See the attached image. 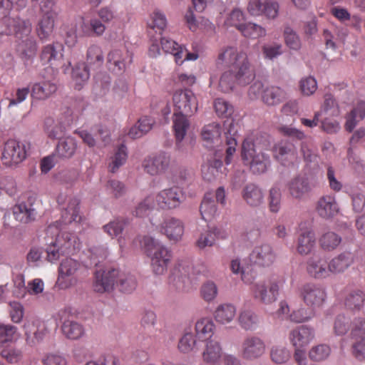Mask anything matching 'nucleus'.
<instances>
[{"label": "nucleus", "instance_id": "obj_12", "mask_svg": "<svg viewBox=\"0 0 365 365\" xmlns=\"http://www.w3.org/2000/svg\"><path fill=\"white\" fill-rule=\"evenodd\" d=\"M160 44L165 53L174 56L175 61L178 65H181L185 61H195L198 58L197 53L188 52L184 46L178 44L169 37H161Z\"/></svg>", "mask_w": 365, "mask_h": 365}, {"label": "nucleus", "instance_id": "obj_37", "mask_svg": "<svg viewBox=\"0 0 365 365\" xmlns=\"http://www.w3.org/2000/svg\"><path fill=\"white\" fill-rule=\"evenodd\" d=\"M365 294L360 289H354L349 292L345 299L344 305L351 311H359L364 306Z\"/></svg>", "mask_w": 365, "mask_h": 365}, {"label": "nucleus", "instance_id": "obj_28", "mask_svg": "<svg viewBox=\"0 0 365 365\" xmlns=\"http://www.w3.org/2000/svg\"><path fill=\"white\" fill-rule=\"evenodd\" d=\"M274 157L282 165H287L296 158V151L294 145L289 143L281 142L273 148Z\"/></svg>", "mask_w": 365, "mask_h": 365}, {"label": "nucleus", "instance_id": "obj_48", "mask_svg": "<svg viewBox=\"0 0 365 365\" xmlns=\"http://www.w3.org/2000/svg\"><path fill=\"white\" fill-rule=\"evenodd\" d=\"M331 354L329 346L322 344L314 346L309 351V357L314 361H322L327 359Z\"/></svg>", "mask_w": 365, "mask_h": 365}, {"label": "nucleus", "instance_id": "obj_35", "mask_svg": "<svg viewBox=\"0 0 365 365\" xmlns=\"http://www.w3.org/2000/svg\"><path fill=\"white\" fill-rule=\"evenodd\" d=\"M236 307L232 304L219 305L214 312L215 321L220 324H227L235 317Z\"/></svg>", "mask_w": 365, "mask_h": 365}, {"label": "nucleus", "instance_id": "obj_29", "mask_svg": "<svg viewBox=\"0 0 365 365\" xmlns=\"http://www.w3.org/2000/svg\"><path fill=\"white\" fill-rule=\"evenodd\" d=\"M222 128L220 123H212L205 125L201 132V136L206 147L211 148L214 144L220 142Z\"/></svg>", "mask_w": 365, "mask_h": 365}, {"label": "nucleus", "instance_id": "obj_61", "mask_svg": "<svg viewBox=\"0 0 365 365\" xmlns=\"http://www.w3.org/2000/svg\"><path fill=\"white\" fill-rule=\"evenodd\" d=\"M154 207H156L155 204V198L153 195L146 197L143 201L140 202L136 207L134 215L136 217H144L148 214V212Z\"/></svg>", "mask_w": 365, "mask_h": 365}, {"label": "nucleus", "instance_id": "obj_7", "mask_svg": "<svg viewBox=\"0 0 365 365\" xmlns=\"http://www.w3.org/2000/svg\"><path fill=\"white\" fill-rule=\"evenodd\" d=\"M153 196L156 207L163 210L177 209L185 200V192L178 186L165 188Z\"/></svg>", "mask_w": 365, "mask_h": 365}, {"label": "nucleus", "instance_id": "obj_52", "mask_svg": "<svg viewBox=\"0 0 365 365\" xmlns=\"http://www.w3.org/2000/svg\"><path fill=\"white\" fill-rule=\"evenodd\" d=\"M270 357L273 362L281 364L289 359L290 353L286 347L274 346L270 351Z\"/></svg>", "mask_w": 365, "mask_h": 365}, {"label": "nucleus", "instance_id": "obj_17", "mask_svg": "<svg viewBox=\"0 0 365 365\" xmlns=\"http://www.w3.org/2000/svg\"><path fill=\"white\" fill-rule=\"evenodd\" d=\"M68 124V117L63 114L56 120L48 117L44 120L43 129L48 137L51 139H63Z\"/></svg>", "mask_w": 365, "mask_h": 365}, {"label": "nucleus", "instance_id": "obj_49", "mask_svg": "<svg viewBox=\"0 0 365 365\" xmlns=\"http://www.w3.org/2000/svg\"><path fill=\"white\" fill-rule=\"evenodd\" d=\"M127 156L126 147L122 144L118 147L111 159V162L109 163L110 172H116L125 163Z\"/></svg>", "mask_w": 365, "mask_h": 365}, {"label": "nucleus", "instance_id": "obj_26", "mask_svg": "<svg viewBox=\"0 0 365 365\" xmlns=\"http://www.w3.org/2000/svg\"><path fill=\"white\" fill-rule=\"evenodd\" d=\"M316 245V236L312 228L300 229L297 238V251L301 255L309 254Z\"/></svg>", "mask_w": 365, "mask_h": 365}, {"label": "nucleus", "instance_id": "obj_24", "mask_svg": "<svg viewBox=\"0 0 365 365\" xmlns=\"http://www.w3.org/2000/svg\"><path fill=\"white\" fill-rule=\"evenodd\" d=\"M222 356V348L220 343L215 339L206 340L202 352L203 362L209 365H216Z\"/></svg>", "mask_w": 365, "mask_h": 365}, {"label": "nucleus", "instance_id": "obj_47", "mask_svg": "<svg viewBox=\"0 0 365 365\" xmlns=\"http://www.w3.org/2000/svg\"><path fill=\"white\" fill-rule=\"evenodd\" d=\"M200 212L202 218L205 221L212 220L217 212V207L215 201L207 195L204 197L201 202Z\"/></svg>", "mask_w": 365, "mask_h": 365}, {"label": "nucleus", "instance_id": "obj_5", "mask_svg": "<svg viewBox=\"0 0 365 365\" xmlns=\"http://www.w3.org/2000/svg\"><path fill=\"white\" fill-rule=\"evenodd\" d=\"M285 279L283 277L272 275L267 279L253 284L250 287L255 300L264 304L275 302L279 296V289L283 287Z\"/></svg>", "mask_w": 365, "mask_h": 365}, {"label": "nucleus", "instance_id": "obj_23", "mask_svg": "<svg viewBox=\"0 0 365 365\" xmlns=\"http://www.w3.org/2000/svg\"><path fill=\"white\" fill-rule=\"evenodd\" d=\"M307 271L315 279H322L329 276V264L324 257L317 255L307 260Z\"/></svg>", "mask_w": 365, "mask_h": 365}, {"label": "nucleus", "instance_id": "obj_16", "mask_svg": "<svg viewBox=\"0 0 365 365\" xmlns=\"http://www.w3.org/2000/svg\"><path fill=\"white\" fill-rule=\"evenodd\" d=\"M277 258L273 247L269 244L255 246L250 255V260L259 267H267L272 265Z\"/></svg>", "mask_w": 365, "mask_h": 365}, {"label": "nucleus", "instance_id": "obj_41", "mask_svg": "<svg viewBox=\"0 0 365 365\" xmlns=\"http://www.w3.org/2000/svg\"><path fill=\"white\" fill-rule=\"evenodd\" d=\"M189 268L182 262H178L171 270V274L169 277L170 282H173L178 289H181V282L187 279Z\"/></svg>", "mask_w": 365, "mask_h": 365}, {"label": "nucleus", "instance_id": "obj_46", "mask_svg": "<svg viewBox=\"0 0 365 365\" xmlns=\"http://www.w3.org/2000/svg\"><path fill=\"white\" fill-rule=\"evenodd\" d=\"M350 327V319L344 314H338L333 322V334L336 336H344L349 331Z\"/></svg>", "mask_w": 365, "mask_h": 365}, {"label": "nucleus", "instance_id": "obj_40", "mask_svg": "<svg viewBox=\"0 0 365 365\" xmlns=\"http://www.w3.org/2000/svg\"><path fill=\"white\" fill-rule=\"evenodd\" d=\"M89 71L84 63L78 64L72 71V81L74 88L81 90L89 78Z\"/></svg>", "mask_w": 365, "mask_h": 365}, {"label": "nucleus", "instance_id": "obj_38", "mask_svg": "<svg viewBox=\"0 0 365 365\" xmlns=\"http://www.w3.org/2000/svg\"><path fill=\"white\" fill-rule=\"evenodd\" d=\"M195 237V245L199 249L212 247L215 244V235L212 231V228L207 225L205 227H199L197 230Z\"/></svg>", "mask_w": 365, "mask_h": 365}, {"label": "nucleus", "instance_id": "obj_62", "mask_svg": "<svg viewBox=\"0 0 365 365\" xmlns=\"http://www.w3.org/2000/svg\"><path fill=\"white\" fill-rule=\"evenodd\" d=\"M200 295L202 299L207 302H212L217 295V287L216 284L211 281L204 283L200 289Z\"/></svg>", "mask_w": 365, "mask_h": 365}, {"label": "nucleus", "instance_id": "obj_45", "mask_svg": "<svg viewBox=\"0 0 365 365\" xmlns=\"http://www.w3.org/2000/svg\"><path fill=\"white\" fill-rule=\"evenodd\" d=\"M13 215L17 221L27 223L34 218V210L27 207L24 203L16 205L13 207Z\"/></svg>", "mask_w": 365, "mask_h": 365}, {"label": "nucleus", "instance_id": "obj_22", "mask_svg": "<svg viewBox=\"0 0 365 365\" xmlns=\"http://www.w3.org/2000/svg\"><path fill=\"white\" fill-rule=\"evenodd\" d=\"M314 338V329L304 325L292 329L289 334V340L294 348H304L307 346Z\"/></svg>", "mask_w": 365, "mask_h": 365}, {"label": "nucleus", "instance_id": "obj_6", "mask_svg": "<svg viewBox=\"0 0 365 365\" xmlns=\"http://www.w3.org/2000/svg\"><path fill=\"white\" fill-rule=\"evenodd\" d=\"M242 158L254 174H262L270 165L269 156L259 148L250 139H245L242 146Z\"/></svg>", "mask_w": 365, "mask_h": 365}, {"label": "nucleus", "instance_id": "obj_36", "mask_svg": "<svg viewBox=\"0 0 365 365\" xmlns=\"http://www.w3.org/2000/svg\"><path fill=\"white\" fill-rule=\"evenodd\" d=\"M195 330L199 339L205 341L212 339L211 337L215 331V324L210 318L202 317L196 322Z\"/></svg>", "mask_w": 365, "mask_h": 365}, {"label": "nucleus", "instance_id": "obj_54", "mask_svg": "<svg viewBox=\"0 0 365 365\" xmlns=\"http://www.w3.org/2000/svg\"><path fill=\"white\" fill-rule=\"evenodd\" d=\"M167 26V19L163 13L160 11H154L150 15V21L148 26L161 33Z\"/></svg>", "mask_w": 365, "mask_h": 365}, {"label": "nucleus", "instance_id": "obj_53", "mask_svg": "<svg viewBox=\"0 0 365 365\" xmlns=\"http://www.w3.org/2000/svg\"><path fill=\"white\" fill-rule=\"evenodd\" d=\"M245 20V14L243 11L237 8L234 9L227 16L225 24L227 26L235 27L238 31L240 27L242 26Z\"/></svg>", "mask_w": 365, "mask_h": 365}, {"label": "nucleus", "instance_id": "obj_27", "mask_svg": "<svg viewBox=\"0 0 365 365\" xmlns=\"http://www.w3.org/2000/svg\"><path fill=\"white\" fill-rule=\"evenodd\" d=\"M57 91L56 83L50 81L34 83L31 86V96L37 101H45Z\"/></svg>", "mask_w": 365, "mask_h": 365}, {"label": "nucleus", "instance_id": "obj_10", "mask_svg": "<svg viewBox=\"0 0 365 365\" xmlns=\"http://www.w3.org/2000/svg\"><path fill=\"white\" fill-rule=\"evenodd\" d=\"M174 113L192 115L197 110V99L191 90L180 89L175 91L173 96Z\"/></svg>", "mask_w": 365, "mask_h": 365}, {"label": "nucleus", "instance_id": "obj_31", "mask_svg": "<svg viewBox=\"0 0 365 365\" xmlns=\"http://www.w3.org/2000/svg\"><path fill=\"white\" fill-rule=\"evenodd\" d=\"M129 56L125 49H114L108 54L107 64L110 70L115 73L122 72L125 68V59Z\"/></svg>", "mask_w": 365, "mask_h": 365}, {"label": "nucleus", "instance_id": "obj_56", "mask_svg": "<svg viewBox=\"0 0 365 365\" xmlns=\"http://www.w3.org/2000/svg\"><path fill=\"white\" fill-rule=\"evenodd\" d=\"M196 342L195 336L192 333H185L178 342V349L182 353H189L194 350Z\"/></svg>", "mask_w": 365, "mask_h": 365}, {"label": "nucleus", "instance_id": "obj_43", "mask_svg": "<svg viewBox=\"0 0 365 365\" xmlns=\"http://www.w3.org/2000/svg\"><path fill=\"white\" fill-rule=\"evenodd\" d=\"M319 241L324 250L332 251L340 245L341 237L334 232L328 231L320 237Z\"/></svg>", "mask_w": 365, "mask_h": 365}, {"label": "nucleus", "instance_id": "obj_9", "mask_svg": "<svg viewBox=\"0 0 365 365\" xmlns=\"http://www.w3.org/2000/svg\"><path fill=\"white\" fill-rule=\"evenodd\" d=\"M249 95L256 97L261 96L262 101L268 106L279 104L285 98V92L280 87L255 82L249 88Z\"/></svg>", "mask_w": 365, "mask_h": 365}, {"label": "nucleus", "instance_id": "obj_30", "mask_svg": "<svg viewBox=\"0 0 365 365\" xmlns=\"http://www.w3.org/2000/svg\"><path fill=\"white\" fill-rule=\"evenodd\" d=\"M242 197L250 207H258L264 201V194L262 189L253 183L247 184L242 190Z\"/></svg>", "mask_w": 365, "mask_h": 365}, {"label": "nucleus", "instance_id": "obj_19", "mask_svg": "<svg viewBox=\"0 0 365 365\" xmlns=\"http://www.w3.org/2000/svg\"><path fill=\"white\" fill-rule=\"evenodd\" d=\"M313 187V183L306 175H299L287 184L289 195L297 200L303 199L311 192Z\"/></svg>", "mask_w": 365, "mask_h": 365}, {"label": "nucleus", "instance_id": "obj_50", "mask_svg": "<svg viewBox=\"0 0 365 365\" xmlns=\"http://www.w3.org/2000/svg\"><path fill=\"white\" fill-rule=\"evenodd\" d=\"M286 45L292 50H299L301 48V41L297 34L289 26H286L283 33Z\"/></svg>", "mask_w": 365, "mask_h": 365}, {"label": "nucleus", "instance_id": "obj_57", "mask_svg": "<svg viewBox=\"0 0 365 365\" xmlns=\"http://www.w3.org/2000/svg\"><path fill=\"white\" fill-rule=\"evenodd\" d=\"M262 55L264 58L273 60L282 53V46L278 43H266L262 47Z\"/></svg>", "mask_w": 365, "mask_h": 365}, {"label": "nucleus", "instance_id": "obj_20", "mask_svg": "<svg viewBox=\"0 0 365 365\" xmlns=\"http://www.w3.org/2000/svg\"><path fill=\"white\" fill-rule=\"evenodd\" d=\"M315 210L318 215L325 220L333 218L339 212V207L334 195H324L319 198Z\"/></svg>", "mask_w": 365, "mask_h": 365}, {"label": "nucleus", "instance_id": "obj_39", "mask_svg": "<svg viewBox=\"0 0 365 365\" xmlns=\"http://www.w3.org/2000/svg\"><path fill=\"white\" fill-rule=\"evenodd\" d=\"M237 319L240 326L246 331L255 329L259 323L258 316L250 309L242 310Z\"/></svg>", "mask_w": 365, "mask_h": 365}, {"label": "nucleus", "instance_id": "obj_44", "mask_svg": "<svg viewBox=\"0 0 365 365\" xmlns=\"http://www.w3.org/2000/svg\"><path fill=\"white\" fill-rule=\"evenodd\" d=\"M0 354L9 364L19 363L24 357L23 351L12 345L4 346Z\"/></svg>", "mask_w": 365, "mask_h": 365}, {"label": "nucleus", "instance_id": "obj_25", "mask_svg": "<svg viewBox=\"0 0 365 365\" xmlns=\"http://www.w3.org/2000/svg\"><path fill=\"white\" fill-rule=\"evenodd\" d=\"M8 34H13L17 38H27L31 32L32 26L29 20L19 17L6 19Z\"/></svg>", "mask_w": 365, "mask_h": 365}, {"label": "nucleus", "instance_id": "obj_21", "mask_svg": "<svg viewBox=\"0 0 365 365\" xmlns=\"http://www.w3.org/2000/svg\"><path fill=\"white\" fill-rule=\"evenodd\" d=\"M160 232L165 235L170 241L178 242L183 235L184 224L178 218L168 217L163 220L159 227Z\"/></svg>", "mask_w": 365, "mask_h": 365}, {"label": "nucleus", "instance_id": "obj_60", "mask_svg": "<svg viewBox=\"0 0 365 365\" xmlns=\"http://www.w3.org/2000/svg\"><path fill=\"white\" fill-rule=\"evenodd\" d=\"M87 62L89 64L101 66L103 62V52L100 46L91 45L87 51Z\"/></svg>", "mask_w": 365, "mask_h": 365}, {"label": "nucleus", "instance_id": "obj_33", "mask_svg": "<svg viewBox=\"0 0 365 365\" xmlns=\"http://www.w3.org/2000/svg\"><path fill=\"white\" fill-rule=\"evenodd\" d=\"M191 115L174 113L173 117V129L177 143H180L185 138L190 128L188 117Z\"/></svg>", "mask_w": 365, "mask_h": 365}, {"label": "nucleus", "instance_id": "obj_59", "mask_svg": "<svg viewBox=\"0 0 365 365\" xmlns=\"http://www.w3.org/2000/svg\"><path fill=\"white\" fill-rule=\"evenodd\" d=\"M314 315V309L309 308H299L289 314L291 321L296 323H302L312 319Z\"/></svg>", "mask_w": 365, "mask_h": 365}, {"label": "nucleus", "instance_id": "obj_64", "mask_svg": "<svg viewBox=\"0 0 365 365\" xmlns=\"http://www.w3.org/2000/svg\"><path fill=\"white\" fill-rule=\"evenodd\" d=\"M301 92L304 96L312 95L317 89V83L312 76L302 78L299 82Z\"/></svg>", "mask_w": 365, "mask_h": 365}, {"label": "nucleus", "instance_id": "obj_2", "mask_svg": "<svg viewBox=\"0 0 365 365\" xmlns=\"http://www.w3.org/2000/svg\"><path fill=\"white\" fill-rule=\"evenodd\" d=\"M46 253L47 260L51 262L61 259L56 287L60 289H67L68 287V233L66 232L58 233L54 242L48 246Z\"/></svg>", "mask_w": 365, "mask_h": 365}, {"label": "nucleus", "instance_id": "obj_13", "mask_svg": "<svg viewBox=\"0 0 365 365\" xmlns=\"http://www.w3.org/2000/svg\"><path fill=\"white\" fill-rule=\"evenodd\" d=\"M351 336L355 342L352 345L354 356L359 360H365V319H354Z\"/></svg>", "mask_w": 365, "mask_h": 365}, {"label": "nucleus", "instance_id": "obj_15", "mask_svg": "<svg viewBox=\"0 0 365 365\" xmlns=\"http://www.w3.org/2000/svg\"><path fill=\"white\" fill-rule=\"evenodd\" d=\"M170 158L165 153H159L146 157L143 162L145 171L150 175H161L168 168Z\"/></svg>", "mask_w": 365, "mask_h": 365}, {"label": "nucleus", "instance_id": "obj_34", "mask_svg": "<svg viewBox=\"0 0 365 365\" xmlns=\"http://www.w3.org/2000/svg\"><path fill=\"white\" fill-rule=\"evenodd\" d=\"M222 162L212 157L202 165V176L206 181L215 180L221 173Z\"/></svg>", "mask_w": 365, "mask_h": 365}, {"label": "nucleus", "instance_id": "obj_63", "mask_svg": "<svg viewBox=\"0 0 365 365\" xmlns=\"http://www.w3.org/2000/svg\"><path fill=\"white\" fill-rule=\"evenodd\" d=\"M281 191L277 187H273L269 190V207L272 212H277L281 207Z\"/></svg>", "mask_w": 365, "mask_h": 365}, {"label": "nucleus", "instance_id": "obj_3", "mask_svg": "<svg viewBox=\"0 0 365 365\" xmlns=\"http://www.w3.org/2000/svg\"><path fill=\"white\" fill-rule=\"evenodd\" d=\"M123 292L129 293L136 287L135 277L116 269L109 271L97 270L94 274L93 287L95 292L104 293L111 291L114 287Z\"/></svg>", "mask_w": 365, "mask_h": 365}, {"label": "nucleus", "instance_id": "obj_1", "mask_svg": "<svg viewBox=\"0 0 365 365\" xmlns=\"http://www.w3.org/2000/svg\"><path fill=\"white\" fill-rule=\"evenodd\" d=\"M217 63L229 68L222 73L219 81V88L224 93L232 91L236 83L246 86L255 78L247 53L235 47L223 48L218 54Z\"/></svg>", "mask_w": 365, "mask_h": 365}, {"label": "nucleus", "instance_id": "obj_32", "mask_svg": "<svg viewBox=\"0 0 365 365\" xmlns=\"http://www.w3.org/2000/svg\"><path fill=\"white\" fill-rule=\"evenodd\" d=\"M354 262V257L351 252H343L334 257L328 264L329 274L344 272Z\"/></svg>", "mask_w": 365, "mask_h": 365}, {"label": "nucleus", "instance_id": "obj_4", "mask_svg": "<svg viewBox=\"0 0 365 365\" xmlns=\"http://www.w3.org/2000/svg\"><path fill=\"white\" fill-rule=\"evenodd\" d=\"M140 243L144 253L150 259L153 273L157 275L165 273L172 259L171 251L160 242L150 236H144Z\"/></svg>", "mask_w": 365, "mask_h": 365}, {"label": "nucleus", "instance_id": "obj_18", "mask_svg": "<svg viewBox=\"0 0 365 365\" xmlns=\"http://www.w3.org/2000/svg\"><path fill=\"white\" fill-rule=\"evenodd\" d=\"M278 10V4L268 0H249L247 5L249 14L254 16L264 15L269 19H274Z\"/></svg>", "mask_w": 365, "mask_h": 365}, {"label": "nucleus", "instance_id": "obj_11", "mask_svg": "<svg viewBox=\"0 0 365 365\" xmlns=\"http://www.w3.org/2000/svg\"><path fill=\"white\" fill-rule=\"evenodd\" d=\"M266 351V344L259 336H246L240 346V354L245 360H255L262 357Z\"/></svg>", "mask_w": 365, "mask_h": 365}, {"label": "nucleus", "instance_id": "obj_14", "mask_svg": "<svg viewBox=\"0 0 365 365\" xmlns=\"http://www.w3.org/2000/svg\"><path fill=\"white\" fill-rule=\"evenodd\" d=\"M300 294L304 302L313 309L321 307L327 298L325 290L320 286L312 283L303 285Z\"/></svg>", "mask_w": 365, "mask_h": 365}, {"label": "nucleus", "instance_id": "obj_8", "mask_svg": "<svg viewBox=\"0 0 365 365\" xmlns=\"http://www.w3.org/2000/svg\"><path fill=\"white\" fill-rule=\"evenodd\" d=\"M29 148V143L14 139L8 140L2 149L1 157L2 163L6 166H12L21 163L26 159Z\"/></svg>", "mask_w": 365, "mask_h": 365}, {"label": "nucleus", "instance_id": "obj_55", "mask_svg": "<svg viewBox=\"0 0 365 365\" xmlns=\"http://www.w3.org/2000/svg\"><path fill=\"white\" fill-rule=\"evenodd\" d=\"M320 112H324L330 116H338L339 115V108L332 95L326 94L324 96V104Z\"/></svg>", "mask_w": 365, "mask_h": 365}, {"label": "nucleus", "instance_id": "obj_58", "mask_svg": "<svg viewBox=\"0 0 365 365\" xmlns=\"http://www.w3.org/2000/svg\"><path fill=\"white\" fill-rule=\"evenodd\" d=\"M214 107L216 113L222 118H228L233 113V106L222 98H217L215 101Z\"/></svg>", "mask_w": 365, "mask_h": 365}, {"label": "nucleus", "instance_id": "obj_42", "mask_svg": "<svg viewBox=\"0 0 365 365\" xmlns=\"http://www.w3.org/2000/svg\"><path fill=\"white\" fill-rule=\"evenodd\" d=\"M239 31L246 38L257 39L266 35L264 27L252 22L244 23L240 27Z\"/></svg>", "mask_w": 365, "mask_h": 365}, {"label": "nucleus", "instance_id": "obj_51", "mask_svg": "<svg viewBox=\"0 0 365 365\" xmlns=\"http://www.w3.org/2000/svg\"><path fill=\"white\" fill-rule=\"evenodd\" d=\"M105 30L106 26L104 24L98 19H91L89 26H87L84 23L82 25L83 33L86 35H91L92 34L100 36L103 34Z\"/></svg>", "mask_w": 365, "mask_h": 365}]
</instances>
